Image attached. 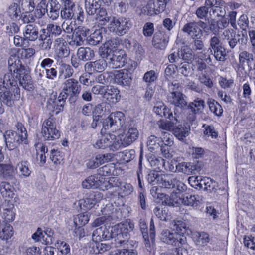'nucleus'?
<instances>
[{
  "label": "nucleus",
  "instance_id": "16",
  "mask_svg": "<svg viewBox=\"0 0 255 255\" xmlns=\"http://www.w3.org/2000/svg\"><path fill=\"white\" fill-rule=\"evenodd\" d=\"M115 82L122 86H129L131 82L130 74L125 69L115 71L114 74Z\"/></svg>",
  "mask_w": 255,
  "mask_h": 255
},
{
  "label": "nucleus",
  "instance_id": "13",
  "mask_svg": "<svg viewBox=\"0 0 255 255\" xmlns=\"http://www.w3.org/2000/svg\"><path fill=\"white\" fill-rule=\"evenodd\" d=\"M89 34V29L83 26H78L74 30L72 40L69 44L74 46L82 45L84 44L85 41L87 42V38Z\"/></svg>",
  "mask_w": 255,
  "mask_h": 255
},
{
  "label": "nucleus",
  "instance_id": "29",
  "mask_svg": "<svg viewBox=\"0 0 255 255\" xmlns=\"http://www.w3.org/2000/svg\"><path fill=\"white\" fill-rule=\"evenodd\" d=\"M14 132L16 133V140L18 145L21 143H27V130L22 123L18 122L15 125Z\"/></svg>",
  "mask_w": 255,
  "mask_h": 255
},
{
  "label": "nucleus",
  "instance_id": "39",
  "mask_svg": "<svg viewBox=\"0 0 255 255\" xmlns=\"http://www.w3.org/2000/svg\"><path fill=\"white\" fill-rule=\"evenodd\" d=\"M85 9L89 15L95 14L101 6L99 0H85Z\"/></svg>",
  "mask_w": 255,
  "mask_h": 255
},
{
  "label": "nucleus",
  "instance_id": "54",
  "mask_svg": "<svg viewBox=\"0 0 255 255\" xmlns=\"http://www.w3.org/2000/svg\"><path fill=\"white\" fill-rule=\"evenodd\" d=\"M160 139L154 135H151L148 138L147 146L148 149L153 152L160 147Z\"/></svg>",
  "mask_w": 255,
  "mask_h": 255
},
{
  "label": "nucleus",
  "instance_id": "55",
  "mask_svg": "<svg viewBox=\"0 0 255 255\" xmlns=\"http://www.w3.org/2000/svg\"><path fill=\"white\" fill-rule=\"evenodd\" d=\"M161 177V174H159V173L155 170L150 171L148 173L147 179L149 183L154 185L158 184L159 185L160 179Z\"/></svg>",
  "mask_w": 255,
  "mask_h": 255
},
{
  "label": "nucleus",
  "instance_id": "25",
  "mask_svg": "<svg viewBox=\"0 0 255 255\" xmlns=\"http://www.w3.org/2000/svg\"><path fill=\"white\" fill-rule=\"evenodd\" d=\"M24 39L27 41H35L38 38L39 28L35 24H28L25 27Z\"/></svg>",
  "mask_w": 255,
  "mask_h": 255
},
{
  "label": "nucleus",
  "instance_id": "44",
  "mask_svg": "<svg viewBox=\"0 0 255 255\" xmlns=\"http://www.w3.org/2000/svg\"><path fill=\"white\" fill-rule=\"evenodd\" d=\"M20 172V177L22 178L28 177L31 173L29 169L30 164L27 161H22L17 164Z\"/></svg>",
  "mask_w": 255,
  "mask_h": 255
},
{
  "label": "nucleus",
  "instance_id": "48",
  "mask_svg": "<svg viewBox=\"0 0 255 255\" xmlns=\"http://www.w3.org/2000/svg\"><path fill=\"white\" fill-rule=\"evenodd\" d=\"M170 0H157L153 3L152 8L155 14H158L162 12L165 9L167 4Z\"/></svg>",
  "mask_w": 255,
  "mask_h": 255
},
{
  "label": "nucleus",
  "instance_id": "35",
  "mask_svg": "<svg viewBox=\"0 0 255 255\" xmlns=\"http://www.w3.org/2000/svg\"><path fill=\"white\" fill-rule=\"evenodd\" d=\"M205 102L199 98H196L193 102L189 103L188 108L194 115L200 114L202 113L205 107Z\"/></svg>",
  "mask_w": 255,
  "mask_h": 255
},
{
  "label": "nucleus",
  "instance_id": "27",
  "mask_svg": "<svg viewBox=\"0 0 255 255\" xmlns=\"http://www.w3.org/2000/svg\"><path fill=\"white\" fill-rule=\"evenodd\" d=\"M192 238L195 245L199 247L207 245L210 240L209 235L205 232H193Z\"/></svg>",
  "mask_w": 255,
  "mask_h": 255
},
{
  "label": "nucleus",
  "instance_id": "38",
  "mask_svg": "<svg viewBox=\"0 0 255 255\" xmlns=\"http://www.w3.org/2000/svg\"><path fill=\"white\" fill-rule=\"evenodd\" d=\"M190 130V128L179 125L175 126L172 132L179 140L183 141L189 135Z\"/></svg>",
  "mask_w": 255,
  "mask_h": 255
},
{
  "label": "nucleus",
  "instance_id": "50",
  "mask_svg": "<svg viewBox=\"0 0 255 255\" xmlns=\"http://www.w3.org/2000/svg\"><path fill=\"white\" fill-rule=\"evenodd\" d=\"M208 104L210 111L215 115L220 116L222 114L223 109L217 101L211 99L208 102Z\"/></svg>",
  "mask_w": 255,
  "mask_h": 255
},
{
  "label": "nucleus",
  "instance_id": "45",
  "mask_svg": "<svg viewBox=\"0 0 255 255\" xmlns=\"http://www.w3.org/2000/svg\"><path fill=\"white\" fill-rule=\"evenodd\" d=\"M62 27L57 23H49L47 25V34L52 37H58L62 34Z\"/></svg>",
  "mask_w": 255,
  "mask_h": 255
},
{
  "label": "nucleus",
  "instance_id": "46",
  "mask_svg": "<svg viewBox=\"0 0 255 255\" xmlns=\"http://www.w3.org/2000/svg\"><path fill=\"white\" fill-rule=\"evenodd\" d=\"M99 183L98 188L100 190L105 191L113 188V192H116L117 189L119 188L118 185H114L109 180H107L103 177L100 176V180Z\"/></svg>",
  "mask_w": 255,
  "mask_h": 255
},
{
  "label": "nucleus",
  "instance_id": "4",
  "mask_svg": "<svg viewBox=\"0 0 255 255\" xmlns=\"http://www.w3.org/2000/svg\"><path fill=\"white\" fill-rule=\"evenodd\" d=\"M134 228V224L130 220H127L124 222L120 223L112 227L113 232L112 238L114 239L117 244L127 246L130 236L129 232L132 231Z\"/></svg>",
  "mask_w": 255,
  "mask_h": 255
},
{
  "label": "nucleus",
  "instance_id": "21",
  "mask_svg": "<svg viewBox=\"0 0 255 255\" xmlns=\"http://www.w3.org/2000/svg\"><path fill=\"white\" fill-rule=\"evenodd\" d=\"M107 67V63L103 58L96 60L94 62H89L85 64V70L88 73L91 74L92 72H102Z\"/></svg>",
  "mask_w": 255,
  "mask_h": 255
},
{
  "label": "nucleus",
  "instance_id": "64",
  "mask_svg": "<svg viewBox=\"0 0 255 255\" xmlns=\"http://www.w3.org/2000/svg\"><path fill=\"white\" fill-rule=\"evenodd\" d=\"M19 31V27L18 25L12 22L7 24L5 27V33L9 36H13L15 34L17 33Z\"/></svg>",
  "mask_w": 255,
  "mask_h": 255
},
{
  "label": "nucleus",
  "instance_id": "9",
  "mask_svg": "<svg viewBox=\"0 0 255 255\" xmlns=\"http://www.w3.org/2000/svg\"><path fill=\"white\" fill-rule=\"evenodd\" d=\"M125 120V116L123 112H113L104 121L103 128L105 130L111 129L112 131H116L123 127Z\"/></svg>",
  "mask_w": 255,
  "mask_h": 255
},
{
  "label": "nucleus",
  "instance_id": "11",
  "mask_svg": "<svg viewBox=\"0 0 255 255\" xmlns=\"http://www.w3.org/2000/svg\"><path fill=\"white\" fill-rule=\"evenodd\" d=\"M124 129V134L121 135L119 138H117L118 141L120 144V148L122 146L126 147L129 145L138 138L139 132L134 125L129 124L125 127Z\"/></svg>",
  "mask_w": 255,
  "mask_h": 255
},
{
  "label": "nucleus",
  "instance_id": "1",
  "mask_svg": "<svg viewBox=\"0 0 255 255\" xmlns=\"http://www.w3.org/2000/svg\"><path fill=\"white\" fill-rule=\"evenodd\" d=\"M20 98V89L17 87L12 72L9 71L3 78L0 77V100L7 106L11 107L14 101Z\"/></svg>",
  "mask_w": 255,
  "mask_h": 255
},
{
  "label": "nucleus",
  "instance_id": "59",
  "mask_svg": "<svg viewBox=\"0 0 255 255\" xmlns=\"http://www.w3.org/2000/svg\"><path fill=\"white\" fill-rule=\"evenodd\" d=\"M7 12L11 19L17 18L20 13V8L16 3H11L8 7Z\"/></svg>",
  "mask_w": 255,
  "mask_h": 255
},
{
  "label": "nucleus",
  "instance_id": "42",
  "mask_svg": "<svg viewBox=\"0 0 255 255\" xmlns=\"http://www.w3.org/2000/svg\"><path fill=\"white\" fill-rule=\"evenodd\" d=\"M111 18L112 17L108 15L105 8L100 7V8L98 9L96 19L100 25H105L108 22H110Z\"/></svg>",
  "mask_w": 255,
  "mask_h": 255
},
{
  "label": "nucleus",
  "instance_id": "32",
  "mask_svg": "<svg viewBox=\"0 0 255 255\" xmlns=\"http://www.w3.org/2000/svg\"><path fill=\"white\" fill-rule=\"evenodd\" d=\"M14 169L12 165L9 164H0V177L6 180L13 179Z\"/></svg>",
  "mask_w": 255,
  "mask_h": 255
},
{
  "label": "nucleus",
  "instance_id": "15",
  "mask_svg": "<svg viewBox=\"0 0 255 255\" xmlns=\"http://www.w3.org/2000/svg\"><path fill=\"white\" fill-rule=\"evenodd\" d=\"M102 198V196L100 192H93L89 194L88 198L80 199L79 201V205L81 209L89 210L93 207Z\"/></svg>",
  "mask_w": 255,
  "mask_h": 255
},
{
  "label": "nucleus",
  "instance_id": "49",
  "mask_svg": "<svg viewBox=\"0 0 255 255\" xmlns=\"http://www.w3.org/2000/svg\"><path fill=\"white\" fill-rule=\"evenodd\" d=\"M208 42L209 48L208 52L209 51L210 54H213V50L222 46L220 37L217 35H212Z\"/></svg>",
  "mask_w": 255,
  "mask_h": 255
},
{
  "label": "nucleus",
  "instance_id": "34",
  "mask_svg": "<svg viewBox=\"0 0 255 255\" xmlns=\"http://www.w3.org/2000/svg\"><path fill=\"white\" fill-rule=\"evenodd\" d=\"M77 55L79 60L86 61L93 59L95 53L94 50L89 47H81L77 50Z\"/></svg>",
  "mask_w": 255,
  "mask_h": 255
},
{
  "label": "nucleus",
  "instance_id": "24",
  "mask_svg": "<svg viewBox=\"0 0 255 255\" xmlns=\"http://www.w3.org/2000/svg\"><path fill=\"white\" fill-rule=\"evenodd\" d=\"M180 112L178 111L177 109H174V114H173V119L176 118V119H169L170 121L167 122L160 121L159 124V127L164 130L167 131H172L173 132V128L175 125L179 123V117Z\"/></svg>",
  "mask_w": 255,
  "mask_h": 255
},
{
  "label": "nucleus",
  "instance_id": "56",
  "mask_svg": "<svg viewBox=\"0 0 255 255\" xmlns=\"http://www.w3.org/2000/svg\"><path fill=\"white\" fill-rule=\"evenodd\" d=\"M12 229L13 228L10 225L6 224L2 231H0V238L2 240H7L10 238L13 234Z\"/></svg>",
  "mask_w": 255,
  "mask_h": 255
},
{
  "label": "nucleus",
  "instance_id": "14",
  "mask_svg": "<svg viewBox=\"0 0 255 255\" xmlns=\"http://www.w3.org/2000/svg\"><path fill=\"white\" fill-rule=\"evenodd\" d=\"M53 49L59 58L67 57L70 54L69 48L66 40L62 38H56L53 41Z\"/></svg>",
  "mask_w": 255,
  "mask_h": 255
},
{
  "label": "nucleus",
  "instance_id": "28",
  "mask_svg": "<svg viewBox=\"0 0 255 255\" xmlns=\"http://www.w3.org/2000/svg\"><path fill=\"white\" fill-rule=\"evenodd\" d=\"M153 111L161 117H165L168 119H173V112L162 102L157 103L153 108ZM175 119H176V118Z\"/></svg>",
  "mask_w": 255,
  "mask_h": 255
},
{
  "label": "nucleus",
  "instance_id": "17",
  "mask_svg": "<svg viewBox=\"0 0 255 255\" xmlns=\"http://www.w3.org/2000/svg\"><path fill=\"white\" fill-rule=\"evenodd\" d=\"M185 98L186 96L181 92H173L169 94L168 101L176 107L175 108L178 109L177 107H179L182 109L187 106V102Z\"/></svg>",
  "mask_w": 255,
  "mask_h": 255
},
{
  "label": "nucleus",
  "instance_id": "37",
  "mask_svg": "<svg viewBox=\"0 0 255 255\" xmlns=\"http://www.w3.org/2000/svg\"><path fill=\"white\" fill-rule=\"evenodd\" d=\"M100 176L99 175H94L89 176L85 179L82 183L83 188L91 189L98 188L99 183H100Z\"/></svg>",
  "mask_w": 255,
  "mask_h": 255
},
{
  "label": "nucleus",
  "instance_id": "18",
  "mask_svg": "<svg viewBox=\"0 0 255 255\" xmlns=\"http://www.w3.org/2000/svg\"><path fill=\"white\" fill-rule=\"evenodd\" d=\"M182 31L186 33L188 36L194 38H201L203 35V33L199 27L197 26L196 22H191L185 24Z\"/></svg>",
  "mask_w": 255,
  "mask_h": 255
},
{
  "label": "nucleus",
  "instance_id": "12",
  "mask_svg": "<svg viewBox=\"0 0 255 255\" xmlns=\"http://www.w3.org/2000/svg\"><path fill=\"white\" fill-rule=\"evenodd\" d=\"M81 91V85L78 81L74 78H69L66 80L62 84V91L60 92L62 94V99L67 98L68 96L71 97H77Z\"/></svg>",
  "mask_w": 255,
  "mask_h": 255
},
{
  "label": "nucleus",
  "instance_id": "20",
  "mask_svg": "<svg viewBox=\"0 0 255 255\" xmlns=\"http://www.w3.org/2000/svg\"><path fill=\"white\" fill-rule=\"evenodd\" d=\"M136 241L130 240L127 246H124L122 249H117L112 252L110 255H137V251L135 249L137 247Z\"/></svg>",
  "mask_w": 255,
  "mask_h": 255
},
{
  "label": "nucleus",
  "instance_id": "7",
  "mask_svg": "<svg viewBox=\"0 0 255 255\" xmlns=\"http://www.w3.org/2000/svg\"><path fill=\"white\" fill-rule=\"evenodd\" d=\"M132 26L129 18L120 16H112L108 25V29L111 32L119 36H123L127 33Z\"/></svg>",
  "mask_w": 255,
  "mask_h": 255
},
{
  "label": "nucleus",
  "instance_id": "52",
  "mask_svg": "<svg viewBox=\"0 0 255 255\" xmlns=\"http://www.w3.org/2000/svg\"><path fill=\"white\" fill-rule=\"evenodd\" d=\"M55 245L57 248L63 255H71L70 247L69 244L66 242L63 241L57 240L55 243Z\"/></svg>",
  "mask_w": 255,
  "mask_h": 255
},
{
  "label": "nucleus",
  "instance_id": "22",
  "mask_svg": "<svg viewBox=\"0 0 255 255\" xmlns=\"http://www.w3.org/2000/svg\"><path fill=\"white\" fill-rule=\"evenodd\" d=\"M61 5L57 0H49L47 5V15L52 20L59 16Z\"/></svg>",
  "mask_w": 255,
  "mask_h": 255
},
{
  "label": "nucleus",
  "instance_id": "41",
  "mask_svg": "<svg viewBox=\"0 0 255 255\" xmlns=\"http://www.w3.org/2000/svg\"><path fill=\"white\" fill-rule=\"evenodd\" d=\"M103 36L101 30H96L93 33H90L87 38V43L90 45L95 46L102 40Z\"/></svg>",
  "mask_w": 255,
  "mask_h": 255
},
{
  "label": "nucleus",
  "instance_id": "30",
  "mask_svg": "<svg viewBox=\"0 0 255 255\" xmlns=\"http://www.w3.org/2000/svg\"><path fill=\"white\" fill-rule=\"evenodd\" d=\"M176 170L178 172L191 175L198 170V166L194 163L181 162L176 166Z\"/></svg>",
  "mask_w": 255,
  "mask_h": 255
},
{
  "label": "nucleus",
  "instance_id": "31",
  "mask_svg": "<svg viewBox=\"0 0 255 255\" xmlns=\"http://www.w3.org/2000/svg\"><path fill=\"white\" fill-rule=\"evenodd\" d=\"M15 188L9 182L2 181L0 183V192L2 197L9 200L15 195Z\"/></svg>",
  "mask_w": 255,
  "mask_h": 255
},
{
  "label": "nucleus",
  "instance_id": "26",
  "mask_svg": "<svg viewBox=\"0 0 255 255\" xmlns=\"http://www.w3.org/2000/svg\"><path fill=\"white\" fill-rule=\"evenodd\" d=\"M16 136V133L11 130H7L4 134L6 147L9 150H13L15 152L18 151L16 149L18 143Z\"/></svg>",
  "mask_w": 255,
  "mask_h": 255
},
{
  "label": "nucleus",
  "instance_id": "8",
  "mask_svg": "<svg viewBox=\"0 0 255 255\" xmlns=\"http://www.w3.org/2000/svg\"><path fill=\"white\" fill-rule=\"evenodd\" d=\"M41 133L44 140L52 141L60 137V132L56 127L55 118L50 116L43 121Z\"/></svg>",
  "mask_w": 255,
  "mask_h": 255
},
{
  "label": "nucleus",
  "instance_id": "5",
  "mask_svg": "<svg viewBox=\"0 0 255 255\" xmlns=\"http://www.w3.org/2000/svg\"><path fill=\"white\" fill-rule=\"evenodd\" d=\"M60 16L63 19L70 20H77L83 22L85 19L84 10L81 7L75 4L70 0L65 1L64 7L60 11Z\"/></svg>",
  "mask_w": 255,
  "mask_h": 255
},
{
  "label": "nucleus",
  "instance_id": "53",
  "mask_svg": "<svg viewBox=\"0 0 255 255\" xmlns=\"http://www.w3.org/2000/svg\"><path fill=\"white\" fill-rule=\"evenodd\" d=\"M171 226L174 230H175L177 233L183 235L184 232L187 229L186 223L181 220H174Z\"/></svg>",
  "mask_w": 255,
  "mask_h": 255
},
{
  "label": "nucleus",
  "instance_id": "58",
  "mask_svg": "<svg viewBox=\"0 0 255 255\" xmlns=\"http://www.w3.org/2000/svg\"><path fill=\"white\" fill-rule=\"evenodd\" d=\"M61 95H62V94L60 93L57 99L53 102V105H52L55 109V112L56 114L63 110V106L65 104L66 99H62V96L60 97Z\"/></svg>",
  "mask_w": 255,
  "mask_h": 255
},
{
  "label": "nucleus",
  "instance_id": "51",
  "mask_svg": "<svg viewBox=\"0 0 255 255\" xmlns=\"http://www.w3.org/2000/svg\"><path fill=\"white\" fill-rule=\"evenodd\" d=\"M153 213L161 221H167L170 220V215H168L166 208L161 209L159 207H156L153 209Z\"/></svg>",
  "mask_w": 255,
  "mask_h": 255
},
{
  "label": "nucleus",
  "instance_id": "57",
  "mask_svg": "<svg viewBox=\"0 0 255 255\" xmlns=\"http://www.w3.org/2000/svg\"><path fill=\"white\" fill-rule=\"evenodd\" d=\"M89 220V216L88 214H79L74 219V223L75 226H83Z\"/></svg>",
  "mask_w": 255,
  "mask_h": 255
},
{
  "label": "nucleus",
  "instance_id": "43",
  "mask_svg": "<svg viewBox=\"0 0 255 255\" xmlns=\"http://www.w3.org/2000/svg\"><path fill=\"white\" fill-rule=\"evenodd\" d=\"M121 52L119 55H114L111 58L112 64V68H119L123 67L126 65V56L125 54Z\"/></svg>",
  "mask_w": 255,
  "mask_h": 255
},
{
  "label": "nucleus",
  "instance_id": "19",
  "mask_svg": "<svg viewBox=\"0 0 255 255\" xmlns=\"http://www.w3.org/2000/svg\"><path fill=\"white\" fill-rule=\"evenodd\" d=\"M113 232L112 227L108 228L105 226H102L96 229L93 233V239L96 242L100 240H108L112 238Z\"/></svg>",
  "mask_w": 255,
  "mask_h": 255
},
{
  "label": "nucleus",
  "instance_id": "36",
  "mask_svg": "<svg viewBox=\"0 0 255 255\" xmlns=\"http://www.w3.org/2000/svg\"><path fill=\"white\" fill-rule=\"evenodd\" d=\"M105 97L110 102L116 103L120 100L121 98L120 91L114 86L107 87Z\"/></svg>",
  "mask_w": 255,
  "mask_h": 255
},
{
  "label": "nucleus",
  "instance_id": "33",
  "mask_svg": "<svg viewBox=\"0 0 255 255\" xmlns=\"http://www.w3.org/2000/svg\"><path fill=\"white\" fill-rule=\"evenodd\" d=\"M58 73L60 77L64 79H67L71 77L74 73L72 67L62 61L58 63Z\"/></svg>",
  "mask_w": 255,
  "mask_h": 255
},
{
  "label": "nucleus",
  "instance_id": "63",
  "mask_svg": "<svg viewBox=\"0 0 255 255\" xmlns=\"http://www.w3.org/2000/svg\"><path fill=\"white\" fill-rule=\"evenodd\" d=\"M213 51L214 56L217 60L224 61L226 60V53L225 49L223 46L213 50Z\"/></svg>",
  "mask_w": 255,
  "mask_h": 255
},
{
  "label": "nucleus",
  "instance_id": "10",
  "mask_svg": "<svg viewBox=\"0 0 255 255\" xmlns=\"http://www.w3.org/2000/svg\"><path fill=\"white\" fill-rule=\"evenodd\" d=\"M94 147L99 149L108 148L110 150L116 151L120 148V144L116 136L113 134H101L96 141Z\"/></svg>",
  "mask_w": 255,
  "mask_h": 255
},
{
  "label": "nucleus",
  "instance_id": "60",
  "mask_svg": "<svg viewBox=\"0 0 255 255\" xmlns=\"http://www.w3.org/2000/svg\"><path fill=\"white\" fill-rule=\"evenodd\" d=\"M135 157V151L134 150H125L121 153V159L126 163H128Z\"/></svg>",
  "mask_w": 255,
  "mask_h": 255
},
{
  "label": "nucleus",
  "instance_id": "23",
  "mask_svg": "<svg viewBox=\"0 0 255 255\" xmlns=\"http://www.w3.org/2000/svg\"><path fill=\"white\" fill-rule=\"evenodd\" d=\"M169 41V37L164 33L156 32L153 37L152 43L156 49L164 50Z\"/></svg>",
  "mask_w": 255,
  "mask_h": 255
},
{
  "label": "nucleus",
  "instance_id": "6",
  "mask_svg": "<svg viewBox=\"0 0 255 255\" xmlns=\"http://www.w3.org/2000/svg\"><path fill=\"white\" fill-rule=\"evenodd\" d=\"M159 179L160 187L168 189H173V193L183 192L187 189L186 185L180 181V177L172 174H161Z\"/></svg>",
  "mask_w": 255,
  "mask_h": 255
},
{
  "label": "nucleus",
  "instance_id": "47",
  "mask_svg": "<svg viewBox=\"0 0 255 255\" xmlns=\"http://www.w3.org/2000/svg\"><path fill=\"white\" fill-rule=\"evenodd\" d=\"M201 60H198L195 65V68L199 72H201L207 68L206 64L203 60H205L207 63H210L211 62V58L209 54H203L201 56Z\"/></svg>",
  "mask_w": 255,
  "mask_h": 255
},
{
  "label": "nucleus",
  "instance_id": "61",
  "mask_svg": "<svg viewBox=\"0 0 255 255\" xmlns=\"http://www.w3.org/2000/svg\"><path fill=\"white\" fill-rule=\"evenodd\" d=\"M182 203L185 205L194 206L196 204V198L195 195H192L188 194L183 195L182 198H180Z\"/></svg>",
  "mask_w": 255,
  "mask_h": 255
},
{
  "label": "nucleus",
  "instance_id": "62",
  "mask_svg": "<svg viewBox=\"0 0 255 255\" xmlns=\"http://www.w3.org/2000/svg\"><path fill=\"white\" fill-rule=\"evenodd\" d=\"M109 109H107L106 104L102 103L96 106L94 110L95 115L102 117L103 115H108L109 113Z\"/></svg>",
  "mask_w": 255,
  "mask_h": 255
},
{
  "label": "nucleus",
  "instance_id": "40",
  "mask_svg": "<svg viewBox=\"0 0 255 255\" xmlns=\"http://www.w3.org/2000/svg\"><path fill=\"white\" fill-rule=\"evenodd\" d=\"M14 206L12 204H8L5 205L1 211L2 218L6 222H10L14 220L15 218V213L14 212Z\"/></svg>",
  "mask_w": 255,
  "mask_h": 255
},
{
  "label": "nucleus",
  "instance_id": "3",
  "mask_svg": "<svg viewBox=\"0 0 255 255\" xmlns=\"http://www.w3.org/2000/svg\"><path fill=\"white\" fill-rule=\"evenodd\" d=\"M160 238L164 243L177 247V248L162 253L160 255H186L187 254V250L182 248V246L187 243L186 238L184 235L165 229L161 232Z\"/></svg>",
  "mask_w": 255,
  "mask_h": 255
},
{
  "label": "nucleus",
  "instance_id": "2",
  "mask_svg": "<svg viewBox=\"0 0 255 255\" xmlns=\"http://www.w3.org/2000/svg\"><path fill=\"white\" fill-rule=\"evenodd\" d=\"M8 70L12 72L14 79L17 83L19 81L23 88L27 90L31 91L33 89L34 86L31 79V77L26 72L25 66L22 65L21 61L15 55H12L8 60Z\"/></svg>",
  "mask_w": 255,
  "mask_h": 255
}]
</instances>
